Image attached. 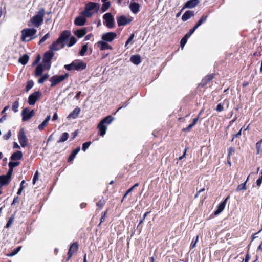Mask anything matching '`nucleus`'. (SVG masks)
Returning <instances> with one entry per match:
<instances>
[{
  "label": "nucleus",
  "instance_id": "nucleus-42",
  "mask_svg": "<svg viewBox=\"0 0 262 262\" xmlns=\"http://www.w3.org/2000/svg\"><path fill=\"white\" fill-rule=\"evenodd\" d=\"M20 164L19 162H10L9 163V168H11L13 169V168L18 166Z\"/></svg>",
  "mask_w": 262,
  "mask_h": 262
},
{
  "label": "nucleus",
  "instance_id": "nucleus-56",
  "mask_svg": "<svg viewBox=\"0 0 262 262\" xmlns=\"http://www.w3.org/2000/svg\"><path fill=\"white\" fill-rule=\"evenodd\" d=\"M198 238H199V236H196L195 240L192 241L191 244V247L192 248H194L196 246V244L198 242Z\"/></svg>",
  "mask_w": 262,
  "mask_h": 262
},
{
  "label": "nucleus",
  "instance_id": "nucleus-7",
  "mask_svg": "<svg viewBox=\"0 0 262 262\" xmlns=\"http://www.w3.org/2000/svg\"><path fill=\"white\" fill-rule=\"evenodd\" d=\"M36 29L34 28H26L22 30L21 31V40L23 41H25L26 38L33 36L36 34Z\"/></svg>",
  "mask_w": 262,
  "mask_h": 262
},
{
  "label": "nucleus",
  "instance_id": "nucleus-50",
  "mask_svg": "<svg viewBox=\"0 0 262 262\" xmlns=\"http://www.w3.org/2000/svg\"><path fill=\"white\" fill-rule=\"evenodd\" d=\"M223 105L222 103H219L217 105L216 110L217 112H222L223 110Z\"/></svg>",
  "mask_w": 262,
  "mask_h": 262
},
{
  "label": "nucleus",
  "instance_id": "nucleus-47",
  "mask_svg": "<svg viewBox=\"0 0 262 262\" xmlns=\"http://www.w3.org/2000/svg\"><path fill=\"white\" fill-rule=\"evenodd\" d=\"M13 220H14L13 216H12L10 218H9L8 221L7 222V223L6 224V227L7 228H9L13 223Z\"/></svg>",
  "mask_w": 262,
  "mask_h": 262
},
{
  "label": "nucleus",
  "instance_id": "nucleus-9",
  "mask_svg": "<svg viewBox=\"0 0 262 262\" xmlns=\"http://www.w3.org/2000/svg\"><path fill=\"white\" fill-rule=\"evenodd\" d=\"M35 114L33 110H30L28 108H24L21 112L22 120L23 121H26L29 119L32 118Z\"/></svg>",
  "mask_w": 262,
  "mask_h": 262
},
{
  "label": "nucleus",
  "instance_id": "nucleus-25",
  "mask_svg": "<svg viewBox=\"0 0 262 262\" xmlns=\"http://www.w3.org/2000/svg\"><path fill=\"white\" fill-rule=\"evenodd\" d=\"M86 33V29L85 28H83L77 30L74 32L75 35H76L78 38H81L83 36L85 35Z\"/></svg>",
  "mask_w": 262,
  "mask_h": 262
},
{
  "label": "nucleus",
  "instance_id": "nucleus-49",
  "mask_svg": "<svg viewBox=\"0 0 262 262\" xmlns=\"http://www.w3.org/2000/svg\"><path fill=\"white\" fill-rule=\"evenodd\" d=\"M134 37V34H132L130 35V36H129V37L128 38V39L126 40V41L125 42V47H126L127 46V45L129 44L132 41Z\"/></svg>",
  "mask_w": 262,
  "mask_h": 262
},
{
  "label": "nucleus",
  "instance_id": "nucleus-29",
  "mask_svg": "<svg viewBox=\"0 0 262 262\" xmlns=\"http://www.w3.org/2000/svg\"><path fill=\"white\" fill-rule=\"evenodd\" d=\"M208 17L207 15H203L200 19L199 20L198 23L195 24L194 26L195 28H198L199 27H200L203 23L206 21L207 18Z\"/></svg>",
  "mask_w": 262,
  "mask_h": 262
},
{
  "label": "nucleus",
  "instance_id": "nucleus-38",
  "mask_svg": "<svg viewBox=\"0 0 262 262\" xmlns=\"http://www.w3.org/2000/svg\"><path fill=\"white\" fill-rule=\"evenodd\" d=\"M88 44H85V45H83L81 49V50H80V51L79 52L80 55H81V56L84 55V54H85V53L88 51Z\"/></svg>",
  "mask_w": 262,
  "mask_h": 262
},
{
  "label": "nucleus",
  "instance_id": "nucleus-17",
  "mask_svg": "<svg viewBox=\"0 0 262 262\" xmlns=\"http://www.w3.org/2000/svg\"><path fill=\"white\" fill-rule=\"evenodd\" d=\"M130 11L134 14L138 13L140 11V4L136 2H131L129 6Z\"/></svg>",
  "mask_w": 262,
  "mask_h": 262
},
{
  "label": "nucleus",
  "instance_id": "nucleus-53",
  "mask_svg": "<svg viewBox=\"0 0 262 262\" xmlns=\"http://www.w3.org/2000/svg\"><path fill=\"white\" fill-rule=\"evenodd\" d=\"M11 136V132L10 130H9L6 134L4 135L3 138L5 140L9 139Z\"/></svg>",
  "mask_w": 262,
  "mask_h": 262
},
{
  "label": "nucleus",
  "instance_id": "nucleus-2",
  "mask_svg": "<svg viewBox=\"0 0 262 262\" xmlns=\"http://www.w3.org/2000/svg\"><path fill=\"white\" fill-rule=\"evenodd\" d=\"M114 117L111 115H108L104 117L98 124L97 128L99 134L101 136H103L107 129V125L110 124L114 120Z\"/></svg>",
  "mask_w": 262,
  "mask_h": 262
},
{
  "label": "nucleus",
  "instance_id": "nucleus-43",
  "mask_svg": "<svg viewBox=\"0 0 262 262\" xmlns=\"http://www.w3.org/2000/svg\"><path fill=\"white\" fill-rule=\"evenodd\" d=\"M34 85V83L32 81H29L27 82V85L26 86V91H28L29 90H30Z\"/></svg>",
  "mask_w": 262,
  "mask_h": 262
},
{
  "label": "nucleus",
  "instance_id": "nucleus-22",
  "mask_svg": "<svg viewBox=\"0 0 262 262\" xmlns=\"http://www.w3.org/2000/svg\"><path fill=\"white\" fill-rule=\"evenodd\" d=\"M23 157V153L20 151H17L12 154L10 159L12 161L20 160Z\"/></svg>",
  "mask_w": 262,
  "mask_h": 262
},
{
  "label": "nucleus",
  "instance_id": "nucleus-62",
  "mask_svg": "<svg viewBox=\"0 0 262 262\" xmlns=\"http://www.w3.org/2000/svg\"><path fill=\"white\" fill-rule=\"evenodd\" d=\"M24 188V186H20L18 190L17 194L18 195H20Z\"/></svg>",
  "mask_w": 262,
  "mask_h": 262
},
{
  "label": "nucleus",
  "instance_id": "nucleus-5",
  "mask_svg": "<svg viewBox=\"0 0 262 262\" xmlns=\"http://www.w3.org/2000/svg\"><path fill=\"white\" fill-rule=\"evenodd\" d=\"M54 56L53 52L49 50L45 53L42 62L45 68L49 69L51 66V60L52 59Z\"/></svg>",
  "mask_w": 262,
  "mask_h": 262
},
{
  "label": "nucleus",
  "instance_id": "nucleus-32",
  "mask_svg": "<svg viewBox=\"0 0 262 262\" xmlns=\"http://www.w3.org/2000/svg\"><path fill=\"white\" fill-rule=\"evenodd\" d=\"M213 78V75L210 74L206 76L202 81V84L203 85H206L208 82L210 81Z\"/></svg>",
  "mask_w": 262,
  "mask_h": 262
},
{
  "label": "nucleus",
  "instance_id": "nucleus-14",
  "mask_svg": "<svg viewBox=\"0 0 262 262\" xmlns=\"http://www.w3.org/2000/svg\"><path fill=\"white\" fill-rule=\"evenodd\" d=\"M117 21L118 26H125L132 21V18H127L126 16L122 15L117 18Z\"/></svg>",
  "mask_w": 262,
  "mask_h": 262
},
{
  "label": "nucleus",
  "instance_id": "nucleus-27",
  "mask_svg": "<svg viewBox=\"0 0 262 262\" xmlns=\"http://www.w3.org/2000/svg\"><path fill=\"white\" fill-rule=\"evenodd\" d=\"M80 148H75L74 150H73L72 153L70 154L69 158H68V162H72L74 159L75 158L76 155L80 151Z\"/></svg>",
  "mask_w": 262,
  "mask_h": 262
},
{
  "label": "nucleus",
  "instance_id": "nucleus-57",
  "mask_svg": "<svg viewBox=\"0 0 262 262\" xmlns=\"http://www.w3.org/2000/svg\"><path fill=\"white\" fill-rule=\"evenodd\" d=\"M134 190V187H132L131 188H130L128 190H127L126 192V193L124 194L123 197V200L126 196L128 194H129V193H130L133 190ZM123 200H122V201Z\"/></svg>",
  "mask_w": 262,
  "mask_h": 262
},
{
  "label": "nucleus",
  "instance_id": "nucleus-63",
  "mask_svg": "<svg viewBox=\"0 0 262 262\" xmlns=\"http://www.w3.org/2000/svg\"><path fill=\"white\" fill-rule=\"evenodd\" d=\"M262 183V180L259 179V178L256 181V185L258 187H260Z\"/></svg>",
  "mask_w": 262,
  "mask_h": 262
},
{
  "label": "nucleus",
  "instance_id": "nucleus-13",
  "mask_svg": "<svg viewBox=\"0 0 262 262\" xmlns=\"http://www.w3.org/2000/svg\"><path fill=\"white\" fill-rule=\"evenodd\" d=\"M18 140L19 143L23 147L27 145V138L25 135V132L23 129H21L18 134Z\"/></svg>",
  "mask_w": 262,
  "mask_h": 262
},
{
  "label": "nucleus",
  "instance_id": "nucleus-60",
  "mask_svg": "<svg viewBox=\"0 0 262 262\" xmlns=\"http://www.w3.org/2000/svg\"><path fill=\"white\" fill-rule=\"evenodd\" d=\"M91 143V142H85L82 144V147H89L90 146Z\"/></svg>",
  "mask_w": 262,
  "mask_h": 262
},
{
  "label": "nucleus",
  "instance_id": "nucleus-41",
  "mask_svg": "<svg viewBox=\"0 0 262 262\" xmlns=\"http://www.w3.org/2000/svg\"><path fill=\"white\" fill-rule=\"evenodd\" d=\"M77 40L74 36H72L70 38L69 42L68 44V47H70L73 46L75 43H76Z\"/></svg>",
  "mask_w": 262,
  "mask_h": 262
},
{
  "label": "nucleus",
  "instance_id": "nucleus-28",
  "mask_svg": "<svg viewBox=\"0 0 262 262\" xmlns=\"http://www.w3.org/2000/svg\"><path fill=\"white\" fill-rule=\"evenodd\" d=\"M29 58V56L27 54H25L19 58L18 61L23 65H26L28 62Z\"/></svg>",
  "mask_w": 262,
  "mask_h": 262
},
{
  "label": "nucleus",
  "instance_id": "nucleus-3",
  "mask_svg": "<svg viewBox=\"0 0 262 262\" xmlns=\"http://www.w3.org/2000/svg\"><path fill=\"white\" fill-rule=\"evenodd\" d=\"M99 8V5L98 4L93 2H90L86 4L84 10L83 11L81 14L85 17H90L93 14V12H92V11L95 9H96V11H98Z\"/></svg>",
  "mask_w": 262,
  "mask_h": 262
},
{
  "label": "nucleus",
  "instance_id": "nucleus-44",
  "mask_svg": "<svg viewBox=\"0 0 262 262\" xmlns=\"http://www.w3.org/2000/svg\"><path fill=\"white\" fill-rule=\"evenodd\" d=\"M196 29V28H195V27L194 26L193 28L191 29L189 32H188L185 35V38H188L193 33V32L195 31V30Z\"/></svg>",
  "mask_w": 262,
  "mask_h": 262
},
{
  "label": "nucleus",
  "instance_id": "nucleus-20",
  "mask_svg": "<svg viewBox=\"0 0 262 262\" xmlns=\"http://www.w3.org/2000/svg\"><path fill=\"white\" fill-rule=\"evenodd\" d=\"M194 15L193 11H186L182 16V20L185 21Z\"/></svg>",
  "mask_w": 262,
  "mask_h": 262
},
{
  "label": "nucleus",
  "instance_id": "nucleus-40",
  "mask_svg": "<svg viewBox=\"0 0 262 262\" xmlns=\"http://www.w3.org/2000/svg\"><path fill=\"white\" fill-rule=\"evenodd\" d=\"M49 75L48 74L43 75L38 79V82L40 84L43 83L45 81H46L49 78Z\"/></svg>",
  "mask_w": 262,
  "mask_h": 262
},
{
  "label": "nucleus",
  "instance_id": "nucleus-12",
  "mask_svg": "<svg viewBox=\"0 0 262 262\" xmlns=\"http://www.w3.org/2000/svg\"><path fill=\"white\" fill-rule=\"evenodd\" d=\"M64 47V43H62L58 39L53 42L49 47L50 50L53 52V51H57Z\"/></svg>",
  "mask_w": 262,
  "mask_h": 262
},
{
  "label": "nucleus",
  "instance_id": "nucleus-31",
  "mask_svg": "<svg viewBox=\"0 0 262 262\" xmlns=\"http://www.w3.org/2000/svg\"><path fill=\"white\" fill-rule=\"evenodd\" d=\"M43 71V67L41 64H39L37 66L35 70V75L36 77L40 76Z\"/></svg>",
  "mask_w": 262,
  "mask_h": 262
},
{
  "label": "nucleus",
  "instance_id": "nucleus-10",
  "mask_svg": "<svg viewBox=\"0 0 262 262\" xmlns=\"http://www.w3.org/2000/svg\"><path fill=\"white\" fill-rule=\"evenodd\" d=\"M41 95V93L39 91H35L31 94L28 97V103L30 105H34L36 101L39 99Z\"/></svg>",
  "mask_w": 262,
  "mask_h": 262
},
{
  "label": "nucleus",
  "instance_id": "nucleus-15",
  "mask_svg": "<svg viewBox=\"0 0 262 262\" xmlns=\"http://www.w3.org/2000/svg\"><path fill=\"white\" fill-rule=\"evenodd\" d=\"M97 45L98 47H99L100 50L101 51L113 49L112 46L109 45L106 41H104L103 40L97 42Z\"/></svg>",
  "mask_w": 262,
  "mask_h": 262
},
{
  "label": "nucleus",
  "instance_id": "nucleus-54",
  "mask_svg": "<svg viewBox=\"0 0 262 262\" xmlns=\"http://www.w3.org/2000/svg\"><path fill=\"white\" fill-rule=\"evenodd\" d=\"M193 126L194 125L191 123L187 127L183 128V130L184 132H189Z\"/></svg>",
  "mask_w": 262,
  "mask_h": 262
},
{
  "label": "nucleus",
  "instance_id": "nucleus-34",
  "mask_svg": "<svg viewBox=\"0 0 262 262\" xmlns=\"http://www.w3.org/2000/svg\"><path fill=\"white\" fill-rule=\"evenodd\" d=\"M69 138V134L68 133L64 132L61 135L60 139L58 140V142H63L66 141Z\"/></svg>",
  "mask_w": 262,
  "mask_h": 262
},
{
  "label": "nucleus",
  "instance_id": "nucleus-26",
  "mask_svg": "<svg viewBox=\"0 0 262 262\" xmlns=\"http://www.w3.org/2000/svg\"><path fill=\"white\" fill-rule=\"evenodd\" d=\"M130 61L136 65H138L141 62V57L139 55H135L131 56Z\"/></svg>",
  "mask_w": 262,
  "mask_h": 262
},
{
  "label": "nucleus",
  "instance_id": "nucleus-39",
  "mask_svg": "<svg viewBox=\"0 0 262 262\" xmlns=\"http://www.w3.org/2000/svg\"><path fill=\"white\" fill-rule=\"evenodd\" d=\"M247 179H248V178ZM247 180H248V179H247V180L244 183L239 185L237 187L236 191H239L243 190H246V184Z\"/></svg>",
  "mask_w": 262,
  "mask_h": 262
},
{
  "label": "nucleus",
  "instance_id": "nucleus-11",
  "mask_svg": "<svg viewBox=\"0 0 262 262\" xmlns=\"http://www.w3.org/2000/svg\"><path fill=\"white\" fill-rule=\"evenodd\" d=\"M117 37V34L115 32H110L103 33L101 36L102 40L106 42H112Z\"/></svg>",
  "mask_w": 262,
  "mask_h": 262
},
{
  "label": "nucleus",
  "instance_id": "nucleus-23",
  "mask_svg": "<svg viewBox=\"0 0 262 262\" xmlns=\"http://www.w3.org/2000/svg\"><path fill=\"white\" fill-rule=\"evenodd\" d=\"M80 112V109L78 107L75 108L71 113H70L67 118L68 119H75L78 116Z\"/></svg>",
  "mask_w": 262,
  "mask_h": 262
},
{
  "label": "nucleus",
  "instance_id": "nucleus-61",
  "mask_svg": "<svg viewBox=\"0 0 262 262\" xmlns=\"http://www.w3.org/2000/svg\"><path fill=\"white\" fill-rule=\"evenodd\" d=\"M7 118V115L5 114L1 118H0V123H2L3 121L6 120Z\"/></svg>",
  "mask_w": 262,
  "mask_h": 262
},
{
  "label": "nucleus",
  "instance_id": "nucleus-52",
  "mask_svg": "<svg viewBox=\"0 0 262 262\" xmlns=\"http://www.w3.org/2000/svg\"><path fill=\"white\" fill-rule=\"evenodd\" d=\"M13 169L12 168H9L8 172L7 173V174L5 176H7V177L11 179V176L12 174V172H13Z\"/></svg>",
  "mask_w": 262,
  "mask_h": 262
},
{
  "label": "nucleus",
  "instance_id": "nucleus-58",
  "mask_svg": "<svg viewBox=\"0 0 262 262\" xmlns=\"http://www.w3.org/2000/svg\"><path fill=\"white\" fill-rule=\"evenodd\" d=\"M106 214V212H104L103 213V214L102 215L101 219H100V223H99V225L100 226L101 223L105 221V216Z\"/></svg>",
  "mask_w": 262,
  "mask_h": 262
},
{
  "label": "nucleus",
  "instance_id": "nucleus-4",
  "mask_svg": "<svg viewBox=\"0 0 262 262\" xmlns=\"http://www.w3.org/2000/svg\"><path fill=\"white\" fill-rule=\"evenodd\" d=\"M45 10L43 8L40 9L30 20V23L36 27H39L43 22Z\"/></svg>",
  "mask_w": 262,
  "mask_h": 262
},
{
  "label": "nucleus",
  "instance_id": "nucleus-46",
  "mask_svg": "<svg viewBox=\"0 0 262 262\" xmlns=\"http://www.w3.org/2000/svg\"><path fill=\"white\" fill-rule=\"evenodd\" d=\"M38 172L36 171L34 175L33 180H32V183L33 185H34L36 182V181L38 179Z\"/></svg>",
  "mask_w": 262,
  "mask_h": 262
},
{
  "label": "nucleus",
  "instance_id": "nucleus-35",
  "mask_svg": "<svg viewBox=\"0 0 262 262\" xmlns=\"http://www.w3.org/2000/svg\"><path fill=\"white\" fill-rule=\"evenodd\" d=\"M21 247L20 246H19L18 247H17L16 248L14 249L12 252L10 253H9V254H7V256H8V257H12L14 255H15L16 254H17L19 251L21 249Z\"/></svg>",
  "mask_w": 262,
  "mask_h": 262
},
{
  "label": "nucleus",
  "instance_id": "nucleus-1",
  "mask_svg": "<svg viewBox=\"0 0 262 262\" xmlns=\"http://www.w3.org/2000/svg\"><path fill=\"white\" fill-rule=\"evenodd\" d=\"M86 67V64L85 62L81 60H75L69 64H66L64 66V68L68 71H73L76 70L77 71H80L85 69Z\"/></svg>",
  "mask_w": 262,
  "mask_h": 262
},
{
  "label": "nucleus",
  "instance_id": "nucleus-21",
  "mask_svg": "<svg viewBox=\"0 0 262 262\" xmlns=\"http://www.w3.org/2000/svg\"><path fill=\"white\" fill-rule=\"evenodd\" d=\"M86 23V19L82 16H78L77 17L75 20L74 24L76 26H82L84 25Z\"/></svg>",
  "mask_w": 262,
  "mask_h": 262
},
{
  "label": "nucleus",
  "instance_id": "nucleus-37",
  "mask_svg": "<svg viewBox=\"0 0 262 262\" xmlns=\"http://www.w3.org/2000/svg\"><path fill=\"white\" fill-rule=\"evenodd\" d=\"M19 106V103L18 101H15L12 106V109L13 111L15 113H16L18 111V107Z\"/></svg>",
  "mask_w": 262,
  "mask_h": 262
},
{
  "label": "nucleus",
  "instance_id": "nucleus-64",
  "mask_svg": "<svg viewBox=\"0 0 262 262\" xmlns=\"http://www.w3.org/2000/svg\"><path fill=\"white\" fill-rule=\"evenodd\" d=\"M262 146V139L256 143V147H260Z\"/></svg>",
  "mask_w": 262,
  "mask_h": 262
},
{
  "label": "nucleus",
  "instance_id": "nucleus-6",
  "mask_svg": "<svg viewBox=\"0 0 262 262\" xmlns=\"http://www.w3.org/2000/svg\"><path fill=\"white\" fill-rule=\"evenodd\" d=\"M69 76V74L68 73L65 74L63 75H54L51 77L50 79V81L51 82V86L54 87L56 85L58 84L59 83L64 80L68 77Z\"/></svg>",
  "mask_w": 262,
  "mask_h": 262
},
{
  "label": "nucleus",
  "instance_id": "nucleus-18",
  "mask_svg": "<svg viewBox=\"0 0 262 262\" xmlns=\"http://www.w3.org/2000/svg\"><path fill=\"white\" fill-rule=\"evenodd\" d=\"M78 248V245L77 242L73 243L70 247L69 251L68 253V258L69 260L72 256L73 253L76 251Z\"/></svg>",
  "mask_w": 262,
  "mask_h": 262
},
{
  "label": "nucleus",
  "instance_id": "nucleus-48",
  "mask_svg": "<svg viewBox=\"0 0 262 262\" xmlns=\"http://www.w3.org/2000/svg\"><path fill=\"white\" fill-rule=\"evenodd\" d=\"M188 38L186 37L185 38V36H184L181 40V46L182 48L184 47L186 43Z\"/></svg>",
  "mask_w": 262,
  "mask_h": 262
},
{
  "label": "nucleus",
  "instance_id": "nucleus-45",
  "mask_svg": "<svg viewBox=\"0 0 262 262\" xmlns=\"http://www.w3.org/2000/svg\"><path fill=\"white\" fill-rule=\"evenodd\" d=\"M50 37L49 33H47L45 36L39 40V44H41L45 42Z\"/></svg>",
  "mask_w": 262,
  "mask_h": 262
},
{
  "label": "nucleus",
  "instance_id": "nucleus-59",
  "mask_svg": "<svg viewBox=\"0 0 262 262\" xmlns=\"http://www.w3.org/2000/svg\"><path fill=\"white\" fill-rule=\"evenodd\" d=\"M242 130V128H241V129L239 130V132L237 133H236V134H235L233 135L232 140H233V139L235 137L237 138V137H239V136H241Z\"/></svg>",
  "mask_w": 262,
  "mask_h": 262
},
{
  "label": "nucleus",
  "instance_id": "nucleus-19",
  "mask_svg": "<svg viewBox=\"0 0 262 262\" xmlns=\"http://www.w3.org/2000/svg\"><path fill=\"white\" fill-rule=\"evenodd\" d=\"M199 3L198 0H189L184 5L182 10L185 8H193Z\"/></svg>",
  "mask_w": 262,
  "mask_h": 262
},
{
  "label": "nucleus",
  "instance_id": "nucleus-8",
  "mask_svg": "<svg viewBox=\"0 0 262 262\" xmlns=\"http://www.w3.org/2000/svg\"><path fill=\"white\" fill-rule=\"evenodd\" d=\"M103 18L105 21V25L108 28L114 27V18L111 13H107L103 15Z\"/></svg>",
  "mask_w": 262,
  "mask_h": 262
},
{
  "label": "nucleus",
  "instance_id": "nucleus-36",
  "mask_svg": "<svg viewBox=\"0 0 262 262\" xmlns=\"http://www.w3.org/2000/svg\"><path fill=\"white\" fill-rule=\"evenodd\" d=\"M110 7V2H104L102 5L101 7V10L102 12H104L107 10V9Z\"/></svg>",
  "mask_w": 262,
  "mask_h": 262
},
{
  "label": "nucleus",
  "instance_id": "nucleus-33",
  "mask_svg": "<svg viewBox=\"0 0 262 262\" xmlns=\"http://www.w3.org/2000/svg\"><path fill=\"white\" fill-rule=\"evenodd\" d=\"M229 196H228L223 201L221 202L217 206V208L222 211L225 207L227 200L229 199Z\"/></svg>",
  "mask_w": 262,
  "mask_h": 262
},
{
  "label": "nucleus",
  "instance_id": "nucleus-51",
  "mask_svg": "<svg viewBox=\"0 0 262 262\" xmlns=\"http://www.w3.org/2000/svg\"><path fill=\"white\" fill-rule=\"evenodd\" d=\"M104 203H105V201L104 200H100L97 203V206L98 207H99L100 208H102L103 205H104Z\"/></svg>",
  "mask_w": 262,
  "mask_h": 262
},
{
  "label": "nucleus",
  "instance_id": "nucleus-30",
  "mask_svg": "<svg viewBox=\"0 0 262 262\" xmlns=\"http://www.w3.org/2000/svg\"><path fill=\"white\" fill-rule=\"evenodd\" d=\"M51 117L50 115L48 116L45 120L38 126V128L39 130H42L44 127L47 125L48 122L50 120Z\"/></svg>",
  "mask_w": 262,
  "mask_h": 262
},
{
  "label": "nucleus",
  "instance_id": "nucleus-55",
  "mask_svg": "<svg viewBox=\"0 0 262 262\" xmlns=\"http://www.w3.org/2000/svg\"><path fill=\"white\" fill-rule=\"evenodd\" d=\"M150 211H149V212H145L144 213V215L143 216V218L140 221L139 225L141 224L144 222V221L145 220V218L146 217L147 215L149 213H150Z\"/></svg>",
  "mask_w": 262,
  "mask_h": 262
},
{
  "label": "nucleus",
  "instance_id": "nucleus-16",
  "mask_svg": "<svg viewBox=\"0 0 262 262\" xmlns=\"http://www.w3.org/2000/svg\"><path fill=\"white\" fill-rule=\"evenodd\" d=\"M70 35L71 32L70 31H64L61 33L57 39L62 43H64V42L70 37Z\"/></svg>",
  "mask_w": 262,
  "mask_h": 262
},
{
  "label": "nucleus",
  "instance_id": "nucleus-24",
  "mask_svg": "<svg viewBox=\"0 0 262 262\" xmlns=\"http://www.w3.org/2000/svg\"><path fill=\"white\" fill-rule=\"evenodd\" d=\"M10 179L5 175H2L0 176V186H2L3 185H7L9 181H10Z\"/></svg>",
  "mask_w": 262,
  "mask_h": 262
}]
</instances>
